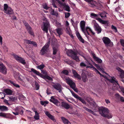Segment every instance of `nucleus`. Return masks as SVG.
<instances>
[{
	"instance_id": "30",
	"label": "nucleus",
	"mask_w": 124,
	"mask_h": 124,
	"mask_svg": "<svg viewBox=\"0 0 124 124\" xmlns=\"http://www.w3.org/2000/svg\"><path fill=\"white\" fill-rule=\"evenodd\" d=\"M61 119L64 123L65 124H71L70 122L68 119L63 117H61Z\"/></svg>"
},
{
	"instance_id": "42",
	"label": "nucleus",
	"mask_w": 124,
	"mask_h": 124,
	"mask_svg": "<svg viewBox=\"0 0 124 124\" xmlns=\"http://www.w3.org/2000/svg\"><path fill=\"white\" fill-rule=\"evenodd\" d=\"M45 65L44 64H42L38 66H37V68L41 70L43 69Z\"/></svg>"
},
{
	"instance_id": "12",
	"label": "nucleus",
	"mask_w": 124,
	"mask_h": 124,
	"mask_svg": "<svg viewBox=\"0 0 124 124\" xmlns=\"http://www.w3.org/2000/svg\"><path fill=\"white\" fill-rule=\"evenodd\" d=\"M90 53L95 61L99 63H101L102 62V60L98 57L96 56L93 51H91Z\"/></svg>"
},
{
	"instance_id": "50",
	"label": "nucleus",
	"mask_w": 124,
	"mask_h": 124,
	"mask_svg": "<svg viewBox=\"0 0 124 124\" xmlns=\"http://www.w3.org/2000/svg\"><path fill=\"white\" fill-rule=\"evenodd\" d=\"M53 54H55L56 53L57 49L56 48L54 47H53Z\"/></svg>"
},
{
	"instance_id": "9",
	"label": "nucleus",
	"mask_w": 124,
	"mask_h": 124,
	"mask_svg": "<svg viewBox=\"0 0 124 124\" xmlns=\"http://www.w3.org/2000/svg\"><path fill=\"white\" fill-rule=\"evenodd\" d=\"M50 42V40L43 47L40 51V54L41 55H43L46 53Z\"/></svg>"
},
{
	"instance_id": "48",
	"label": "nucleus",
	"mask_w": 124,
	"mask_h": 124,
	"mask_svg": "<svg viewBox=\"0 0 124 124\" xmlns=\"http://www.w3.org/2000/svg\"><path fill=\"white\" fill-rule=\"evenodd\" d=\"M73 93L72 95L75 98L79 100L80 97L77 94H75L74 93Z\"/></svg>"
},
{
	"instance_id": "1",
	"label": "nucleus",
	"mask_w": 124,
	"mask_h": 124,
	"mask_svg": "<svg viewBox=\"0 0 124 124\" xmlns=\"http://www.w3.org/2000/svg\"><path fill=\"white\" fill-rule=\"evenodd\" d=\"M96 73H99L100 75L101 78H104L105 79L108 80L113 84V88L114 89H118L119 87V85L118 83V81L116 78L114 77H111L110 76L106 77L102 75L101 73L95 68L94 70Z\"/></svg>"
},
{
	"instance_id": "45",
	"label": "nucleus",
	"mask_w": 124,
	"mask_h": 124,
	"mask_svg": "<svg viewBox=\"0 0 124 124\" xmlns=\"http://www.w3.org/2000/svg\"><path fill=\"white\" fill-rule=\"evenodd\" d=\"M68 71L67 70H63L62 72V73L66 75H67L69 74Z\"/></svg>"
},
{
	"instance_id": "61",
	"label": "nucleus",
	"mask_w": 124,
	"mask_h": 124,
	"mask_svg": "<svg viewBox=\"0 0 124 124\" xmlns=\"http://www.w3.org/2000/svg\"><path fill=\"white\" fill-rule=\"evenodd\" d=\"M4 102L7 105H11L8 102V101L7 100H4Z\"/></svg>"
},
{
	"instance_id": "29",
	"label": "nucleus",
	"mask_w": 124,
	"mask_h": 124,
	"mask_svg": "<svg viewBox=\"0 0 124 124\" xmlns=\"http://www.w3.org/2000/svg\"><path fill=\"white\" fill-rule=\"evenodd\" d=\"M8 110V108L5 106H0V111H7Z\"/></svg>"
},
{
	"instance_id": "56",
	"label": "nucleus",
	"mask_w": 124,
	"mask_h": 124,
	"mask_svg": "<svg viewBox=\"0 0 124 124\" xmlns=\"http://www.w3.org/2000/svg\"><path fill=\"white\" fill-rule=\"evenodd\" d=\"M15 100V99L14 97H9V100L10 101H14Z\"/></svg>"
},
{
	"instance_id": "44",
	"label": "nucleus",
	"mask_w": 124,
	"mask_h": 124,
	"mask_svg": "<svg viewBox=\"0 0 124 124\" xmlns=\"http://www.w3.org/2000/svg\"><path fill=\"white\" fill-rule=\"evenodd\" d=\"M14 76L16 79V80H18V78H16V77H15V76H16L17 77H18V76L19 77H20V74L18 72H15L14 74Z\"/></svg>"
},
{
	"instance_id": "41",
	"label": "nucleus",
	"mask_w": 124,
	"mask_h": 124,
	"mask_svg": "<svg viewBox=\"0 0 124 124\" xmlns=\"http://www.w3.org/2000/svg\"><path fill=\"white\" fill-rule=\"evenodd\" d=\"M100 15L101 17L102 18L106 17V13L104 12L100 14Z\"/></svg>"
},
{
	"instance_id": "35",
	"label": "nucleus",
	"mask_w": 124,
	"mask_h": 124,
	"mask_svg": "<svg viewBox=\"0 0 124 124\" xmlns=\"http://www.w3.org/2000/svg\"><path fill=\"white\" fill-rule=\"evenodd\" d=\"M66 31L67 34H69L70 36L72 37L73 36L71 34V31L69 27H67Z\"/></svg>"
},
{
	"instance_id": "14",
	"label": "nucleus",
	"mask_w": 124,
	"mask_h": 124,
	"mask_svg": "<svg viewBox=\"0 0 124 124\" xmlns=\"http://www.w3.org/2000/svg\"><path fill=\"white\" fill-rule=\"evenodd\" d=\"M0 72L3 74H6L7 71L6 67L2 62H0Z\"/></svg>"
},
{
	"instance_id": "18",
	"label": "nucleus",
	"mask_w": 124,
	"mask_h": 124,
	"mask_svg": "<svg viewBox=\"0 0 124 124\" xmlns=\"http://www.w3.org/2000/svg\"><path fill=\"white\" fill-rule=\"evenodd\" d=\"M44 113L46 115L54 122H56V120L54 118V117L51 115L49 112L47 111H44Z\"/></svg>"
},
{
	"instance_id": "51",
	"label": "nucleus",
	"mask_w": 124,
	"mask_h": 124,
	"mask_svg": "<svg viewBox=\"0 0 124 124\" xmlns=\"http://www.w3.org/2000/svg\"><path fill=\"white\" fill-rule=\"evenodd\" d=\"M40 103L42 105L45 106L46 104H48V102L47 101H41Z\"/></svg>"
},
{
	"instance_id": "19",
	"label": "nucleus",
	"mask_w": 124,
	"mask_h": 124,
	"mask_svg": "<svg viewBox=\"0 0 124 124\" xmlns=\"http://www.w3.org/2000/svg\"><path fill=\"white\" fill-rule=\"evenodd\" d=\"M0 116L2 117L6 118H10L11 117V115L9 113L0 112Z\"/></svg>"
},
{
	"instance_id": "15",
	"label": "nucleus",
	"mask_w": 124,
	"mask_h": 124,
	"mask_svg": "<svg viewBox=\"0 0 124 124\" xmlns=\"http://www.w3.org/2000/svg\"><path fill=\"white\" fill-rule=\"evenodd\" d=\"M53 86L55 89L58 91L59 92L62 93V90L63 88L60 84H56L53 85Z\"/></svg>"
},
{
	"instance_id": "59",
	"label": "nucleus",
	"mask_w": 124,
	"mask_h": 124,
	"mask_svg": "<svg viewBox=\"0 0 124 124\" xmlns=\"http://www.w3.org/2000/svg\"><path fill=\"white\" fill-rule=\"evenodd\" d=\"M3 48L5 51H8V48L5 45H4L3 46Z\"/></svg>"
},
{
	"instance_id": "6",
	"label": "nucleus",
	"mask_w": 124,
	"mask_h": 124,
	"mask_svg": "<svg viewBox=\"0 0 124 124\" xmlns=\"http://www.w3.org/2000/svg\"><path fill=\"white\" fill-rule=\"evenodd\" d=\"M30 71L33 72L37 75L40 76L41 77L45 80L47 79L49 80H53V78L47 75H42L38 71H37L33 68H31V71Z\"/></svg>"
},
{
	"instance_id": "24",
	"label": "nucleus",
	"mask_w": 124,
	"mask_h": 124,
	"mask_svg": "<svg viewBox=\"0 0 124 124\" xmlns=\"http://www.w3.org/2000/svg\"><path fill=\"white\" fill-rule=\"evenodd\" d=\"M86 30L85 31V32L86 33L87 36H86L87 38L88 37L87 36V34L88 35H89V33L88 32V31H90L93 35H94L95 34V33L93 32L92 30L90 27H86Z\"/></svg>"
},
{
	"instance_id": "26",
	"label": "nucleus",
	"mask_w": 124,
	"mask_h": 124,
	"mask_svg": "<svg viewBox=\"0 0 124 124\" xmlns=\"http://www.w3.org/2000/svg\"><path fill=\"white\" fill-rule=\"evenodd\" d=\"M61 106L62 107L66 109H69L70 108V106L67 103L65 102H62Z\"/></svg>"
},
{
	"instance_id": "2",
	"label": "nucleus",
	"mask_w": 124,
	"mask_h": 124,
	"mask_svg": "<svg viewBox=\"0 0 124 124\" xmlns=\"http://www.w3.org/2000/svg\"><path fill=\"white\" fill-rule=\"evenodd\" d=\"M99 112L101 116L104 117L108 119L111 118L112 117V115L111 114H108L109 111L107 108H102L99 109Z\"/></svg>"
},
{
	"instance_id": "23",
	"label": "nucleus",
	"mask_w": 124,
	"mask_h": 124,
	"mask_svg": "<svg viewBox=\"0 0 124 124\" xmlns=\"http://www.w3.org/2000/svg\"><path fill=\"white\" fill-rule=\"evenodd\" d=\"M24 42L27 44H32L35 47H36L37 46V43L31 41L30 40L26 39L24 40Z\"/></svg>"
},
{
	"instance_id": "60",
	"label": "nucleus",
	"mask_w": 124,
	"mask_h": 124,
	"mask_svg": "<svg viewBox=\"0 0 124 124\" xmlns=\"http://www.w3.org/2000/svg\"><path fill=\"white\" fill-rule=\"evenodd\" d=\"M91 16L92 17H95L97 16V15L96 14L93 13H91L90 14Z\"/></svg>"
},
{
	"instance_id": "62",
	"label": "nucleus",
	"mask_w": 124,
	"mask_h": 124,
	"mask_svg": "<svg viewBox=\"0 0 124 124\" xmlns=\"http://www.w3.org/2000/svg\"><path fill=\"white\" fill-rule=\"evenodd\" d=\"M46 93L47 94H50L51 93L50 90L48 89H47Z\"/></svg>"
},
{
	"instance_id": "43",
	"label": "nucleus",
	"mask_w": 124,
	"mask_h": 124,
	"mask_svg": "<svg viewBox=\"0 0 124 124\" xmlns=\"http://www.w3.org/2000/svg\"><path fill=\"white\" fill-rule=\"evenodd\" d=\"M66 62L68 64L71 66H72L73 64V62L71 61L68 60L66 61Z\"/></svg>"
},
{
	"instance_id": "32",
	"label": "nucleus",
	"mask_w": 124,
	"mask_h": 124,
	"mask_svg": "<svg viewBox=\"0 0 124 124\" xmlns=\"http://www.w3.org/2000/svg\"><path fill=\"white\" fill-rule=\"evenodd\" d=\"M86 63H87L86 68H92L93 70H94L95 68L92 65V64L90 63L88 61H87Z\"/></svg>"
},
{
	"instance_id": "20",
	"label": "nucleus",
	"mask_w": 124,
	"mask_h": 124,
	"mask_svg": "<svg viewBox=\"0 0 124 124\" xmlns=\"http://www.w3.org/2000/svg\"><path fill=\"white\" fill-rule=\"evenodd\" d=\"M23 107L20 106L16 107L15 109L16 111H18L19 114L21 115L23 114Z\"/></svg>"
},
{
	"instance_id": "33",
	"label": "nucleus",
	"mask_w": 124,
	"mask_h": 124,
	"mask_svg": "<svg viewBox=\"0 0 124 124\" xmlns=\"http://www.w3.org/2000/svg\"><path fill=\"white\" fill-rule=\"evenodd\" d=\"M15 77L16 78H18V80L19 81V82L22 85H24L25 84V82H24L23 80L20 77H19L18 76V77H16V76H15Z\"/></svg>"
},
{
	"instance_id": "7",
	"label": "nucleus",
	"mask_w": 124,
	"mask_h": 124,
	"mask_svg": "<svg viewBox=\"0 0 124 124\" xmlns=\"http://www.w3.org/2000/svg\"><path fill=\"white\" fill-rule=\"evenodd\" d=\"M4 12L6 14H12L13 13V10L8 5L6 4H4Z\"/></svg>"
},
{
	"instance_id": "25",
	"label": "nucleus",
	"mask_w": 124,
	"mask_h": 124,
	"mask_svg": "<svg viewBox=\"0 0 124 124\" xmlns=\"http://www.w3.org/2000/svg\"><path fill=\"white\" fill-rule=\"evenodd\" d=\"M89 2V5L92 7H95L96 5V2L95 1H94L93 0H91Z\"/></svg>"
},
{
	"instance_id": "40",
	"label": "nucleus",
	"mask_w": 124,
	"mask_h": 124,
	"mask_svg": "<svg viewBox=\"0 0 124 124\" xmlns=\"http://www.w3.org/2000/svg\"><path fill=\"white\" fill-rule=\"evenodd\" d=\"M94 65L97 68V69L101 71H102L103 70V69L101 68L100 66L98 64H97L95 63L94 64Z\"/></svg>"
},
{
	"instance_id": "57",
	"label": "nucleus",
	"mask_w": 124,
	"mask_h": 124,
	"mask_svg": "<svg viewBox=\"0 0 124 124\" xmlns=\"http://www.w3.org/2000/svg\"><path fill=\"white\" fill-rule=\"evenodd\" d=\"M84 104H85L86 102L85 101H84V100L82 99L81 97H80L79 99Z\"/></svg>"
},
{
	"instance_id": "46",
	"label": "nucleus",
	"mask_w": 124,
	"mask_h": 124,
	"mask_svg": "<svg viewBox=\"0 0 124 124\" xmlns=\"http://www.w3.org/2000/svg\"><path fill=\"white\" fill-rule=\"evenodd\" d=\"M43 8L46 10H47L49 8L47 7V4L46 3L43 4Z\"/></svg>"
},
{
	"instance_id": "53",
	"label": "nucleus",
	"mask_w": 124,
	"mask_h": 124,
	"mask_svg": "<svg viewBox=\"0 0 124 124\" xmlns=\"http://www.w3.org/2000/svg\"><path fill=\"white\" fill-rule=\"evenodd\" d=\"M35 90H38L39 89V85L37 84H35Z\"/></svg>"
},
{
	"instance_id": "49",
	"label": "nucleus",
	"mask_w": 124,
	"mask_h": 124,
	"mask_svg": "<svg viewBox=\"0 0 124 124\" xmlns=\"http://www.w3.org/2000/svg\"><path fill=\"white\" fill-rule=\"evenodd\" d=\"M80 66L82 67H86V68L87 63H85L84 62H82L80 64Z\"/></svg>"
},
{
	"instance_id": "39",
	"label": "nucleus",
	"mask_w": 124,
	"mask_h": 124,
	"mask_svg": "<svg viewBox=\"0 0 124 124\" xmlns=\"http://www.w3.org/2000/svg\"><path fill=\"white\" fill-rule=\"evenodd\" d=\"M10 83L12 84L14 86L17 87V88H19L20 86L18 84H16L15 82L10 81Z\"/></svg>"
},
{
	"instance_id": "11",
	"label": "nucleus",
	"mask_w": 124,
	"mask_h": 124,
	"mask_svg": "<svg viewBox=\"0 0 124 124\" xmlns=\"http://www.w3.org/2000/svg\"><path fill=\"white\" fill-rule=\"evenodd\" d=\"M13 55L14 58L18 62H20L23 64H25V60L22 58L15 54H14Z\"/></svg>"
},
{
	"instance_id": "37",
	"label": "nucleus",
	"mask_w": 124,
	"mask_h": 124,
	"mask_svg": "<svg viewBox=\"0 0 124 124\" xmlns=\"http://www.w3.org/2000/svg\"><path fill=\"white\" fill-rule=\"evenodd\" d=\"M56 32L58 34L59 37H60V35L62 34V29L58 28L56 29Z\"/></svg>"
},
{
	"instance_id": "36",
	"label": "nucleus",
	"mask_w": 124,
	"mask_h": 124,
	"mask_svg": "<svg viewBox=\"0 0 124 124\" xmlns=\"http://www.w3.org/2000/svg\"><path fill=\"white\" fill-rule=\"evenodd\" d=\"M83 108L86 111H87L88 112L90 113H91L93 114L94 115H96V114L95 113H94L91 110V109H88V108H87L85 107H83Z\"/></svg>"
},
{
	"instance_id": "17",
	"label": "nucleus",
	"mask_w": 124,
	"mask_h": 124,
	"mask_svg": "<svg viewBox=\"0 0 124 124\" xmlns=\"http://www.w3.org/2000/svg\"><path fill=\"white\" fill-rule=\"evenodd\" d=\"M50 101L57 106H58L60 105V102L56 99L55 96L51 97V99L50 100Z\"/></svg>"
},
{
	"instance_id": "34",
	"label": "nucleus",
	"mask_w": 124,
	"mask_h": 124,
	"mask_svg": "<svg viewBox=\"0 0 124 124\" xmlns=\"http://www.w3.org/2000/svg\"><path fill=\"white\" fill-rule=\"evenodd\" d=\"M50 12L52 15H55L56 17L58 16V13L57 12H54V10L52 8H51L50 10Z\"/></svg>"
},
{
	"instance_id": "55",
	"label": "nucleus",
	"mask_w": 124,
	"mask_h": 124,
	"mask_svg": "<svg viewBox=\"0 0 124 124\" xmlns=\"http://www.w3.org/2000/svg\"><path fill=\"white\" fill-rule=\"evenodd\" d=\"M65 17L66 18H68L70 15V14L69 13L65 12Z\"/></svg>"
},
{
	"instance_id": "47",
	"label": "nucleus",
	"mask_w": 124,
	"mask_h": 124,
	"mask_svg": "<svg viewBox=\"0 0 124 124\" xmlns=\"http://www.w3.org/2000/svg\"><path fill=\"white\" fill-rule=\"evenodd\" d=\"M73 93L72 95L75 98L79 100L80 97L77 94H75L74 93Z\"/></svg>"
},
{
	"instance_id": "54",
	"label": "nucleus",
	"mask_w": 124,
	"mask_h": 124,
	"mask_svg": "<svg viewBox=\"0 0 124 124\" xmlns=\"http://www.w3.org/2000/svg\"><path fill=\"white\" fill-rule=\"evenodd\" d=\"M78 22H76V23L74 22L72 24V25L74 27V28H75L77 27V24L78 23Z\"/></svg>"
},
{
	"instance_id": "3",
	"label": "nucleus",
	"mask_w": 124,
	"mask_h": 124,
	"mask_svg": "<svg viewBox=\"0 0 124 124\" xmlns=\"http://www.w3.org/2000/svg\"><path fill=\"white\" fill-rule=\"evenodd\" d=\"M64 80L66 81V83L69 84L74 91L78 92V90L77 88L76 87L75 83L72 80L67 77H62Z\"/></svg>"
},
{
	"instance_id": "4",
	"label": "nucleus",
	"mask_w": 124,
	"mask_h": 124,
	"mask_svg": "<svg viewBox=\"0 0 124 124\" xmlns=\"http://www.w3.org/2000/svg\"><path fill=\"white\" fill-rule=\"evenodd\" d=\"M66 53L70 57L73 59L77 62L79 61V59L77 56L78 54L77 52L73 51L71 50H69L67 51Z\"/></svg>"
},
{
	"instance_id": "31",
	"label": "nucleus",
	"mask_w": 124,
	"mask_h": 124,
	"mask_svg": "<svg viewBox=\"0 0 124 124\" xmlns=\"http://www.w3.org/2000/svg\"><path fill=\"white\" fill-rule=\"evenodd\" d=\"M82 79L84 82H85L87 81L88 79L86 75L82 73Z\"/></svg>"
},
{
	"instance_id": "16",
	"label": "nucleus",
	"mask_w": 124,
	"mask_h": 124,
	"mask_svg": "<svg viewBox=\"0 0 124 124\" xmlns=\"http://www.w3.org/2000/svg\"><path fill=\"white\" fill-rule=\"evenodd\" d=\"M80 26L82 31L84 33L85 35L86 36L85 30V22L84 21H82L80 23Z\"/></svg>"
},
{
	"instance_id": "64",
	"label": "nucleus",
	"mask_w": 124,
	"mask_h": 124,
	"mask_svg": "<svg viewBox=\"0 0 124 124\" xmlns=\"http://www.w3.org/2000/svg\"><path fill=\"white\" fill-rule=\"evenodd\" d=\"M120 100L122 102H124V98L122 97H120Z\"/></svg>"
},
{
	"instance_id": "21",
	"label": "nucleus",
	"mask_w": 124,
	"mask_h": 124,
	"mask_svg": "<svg viewBox=\"0 0 124 124\" xmlns=\"http://www.w3.org/2000/svg\"><path fill=\"white\" fill-rule=\"evenodd\" d=\"M116 69L118 71L120 77L122 78H124V71L119 67L117 68Z\"/></svg>"
},
{
	"instance_id": "13",
	"label": "nucleus",
	"mask_w": 124,
	"mask_h": 124,
	"mask_svg": "<svg viewBox=\"0 0 124 124\" xmlns=\"http://www.w3.org/2000/svg\"><path fill=\"white\" fill-rule=\"evenodd\" d=\"M93 23H94V27L95 30L96 31L98 34L100 33L101 31V29L99 25L95 23V21H93Z\"/></svg>"
},
{
	"instance_id": "22",
	"label": "nucleus",
	"mask_w": 124,
	"mask_h": 124,
	"mask_svg": "<svg viewBox=\"0 0 124 124\" xmlns=\"http://www.w3.org/2000/svg\"><path fill=\"white\" fill-rule=\"evenodd\" d=\"M72 71L75 78H77L79 80L81 79V78L80 75L77 73L75 70H72Z\"/></svg>"
},
{
	"instance_id": "27",
	"label": "nucleus",
	"mask_w": 124,
	"mask_h": 124,
	"mask_svg": "<svg viewBox=\"0 0 124 124\" xmlns=\"http://www.w3.org/2000/svg\"><path fill=\"white\" fill-rule=\"evenodd\" d=\"M76 34L78 39L81 42L84 43V40L82 38L79 32H77Z\"/></svg>"
},
{
	"instance_id": "38",
	"label": "nucleus",
	"mask_w": 124,
	"mask_h": 124,
	"mask_svg": "<svg viewBox=\"0 0 124 124\" xmlns=\"http://www.w3.org/2000/svg\"><path fill=\"white\" fill-rule=\"evenodd\" d=\"M35 119L36 120H38L39 119V113L37 112L35 113V115L34 116Z\"/></svg>"
},
{
	"instance_id": "10",
	"label": "nucleus",
	"mask_w": 124,
	"mask_h": 124,
	"mask_svg": "<svg viewBox=\"0 0 124 124\" xmlns=\"http://www.w3.org/2000/svg\"><path fill=\"white\" fill-rule=\"evenodd\" d=\"M23 22L26 27L28 32L29 34L33 36H34V34L31 27L29 25L28 23L24 21Z\"/></svg>"
},
{
	"instance_id": "63",
	"label": "nucleus",
	"mask_w": 124,
	"mask_h": 124,
	"mask_svg": "<svg viewBox=\"0 0 124 124\" xmlns=\"http://www.w3.org/2000/svg\"><path fill=\"white\" fill-rule=\"evenodd\" d=\"M0 42L1 45L2 44V37L0 35Z\"/></svg>"
},
{
	"instance_id": "52",
	"label": "nucleus",
	"mask_w": 124,
	"mask_h": 124,
	"mask_svg": "<svg viewBox=\"0 0 124 124\" xmlns=\"http://www.w3.org/2000/svg\"><path fill=\"white\" fill-rule=\"evenodd\" d=\"M120 42L121 45L124 47V39H121L120 40Z\"/></svg>"
},
{
	"instance_id": "58",
	"label": "nucleus",
	"mask_w": 124,
	"mask_h": 124,
	"mask_svg": "<svg viewBox=\"0 0 124 124\" xmlns=\"http://www.w3.org/2000/svg\"><path fill=\"white\" fill-rule=\"evenodd\" d=\"M111 28L112 29L114 30V31L116 32L117 31V30L116 27L113 25H112L111 26Z\"/></svg>"
},
{
	"instance_id": "5",
	"label": "nucleus",
	"mask_w": 124,
	"mask_h": 124,
	"mask_svg": "<svg viewBox=\"0 0 124 124\" xmlns=\"http://www.w3.org/2000/svg\"><path fill=\"white\" fill-rule=\"evenodd\" d=\"M43 24L42 26L41 29L43 30L46 33L48 32V29L50 27L49 21L45 17L43 19Z\"/></svg>"
},
{
	"instance_id": "28",
	"label": "nucleus",
	"mask_w": 124,
	"mask_h": 124,
	"mask_svg": "<svg viewBox=\"0 0 124 124\" xmlns=\"http://www.w3.org/2000/svg\"><path fill=\"white\" fill-rule=\"evenodd\" d=\"M3 92L5 93L6 94L8 95H11L12 93V91L9 89H4Z\"/></svg>"
},
{
	"instance_id": "8",
	"label": "nucleus",
	"mask_w": 124,
	"mask_h": 124,
	"mask_svg": "<svg viewBox=\"0 0 124 124\" xmlns=\"http://www.w3.org/2000/svg\"><path fill=\"white\" fill-rule=\"evenodd\" d=\"M102 40L106 46H111L113 45V42L111 41L108 38L106 37H103Z\"/></svg>"
}]
</instances>
